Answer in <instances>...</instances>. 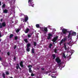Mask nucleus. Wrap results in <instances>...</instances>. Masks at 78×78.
<instances>
[{
	"mask_svg": "<svg viewBox=\"0 0 78 78\" xmlns=\"http://www.w3.org/2000/svg\"><path fill=\"white\" fill-rule=\"evenodd\" d=\"M62 33L64 34H66L67 33V30L66 29L63 28L62 30Z\"/></svg>",
	"mask_w": 78,
	"mask_h": 78,
	"instance_id": "423d86ee",
	"label": "nucleus"
},
{
	"mask_svg": "<svg viewBox=\"0 0 78 78\" xmlns=\"http://www.w3.org/2000/svg\"><path fill=\"white\" fill-rule=\"evenodd\" d=\"M63 56L64 57V58H66V55H65V54H63Z\"/></svg>",
	"mask_w": 78,
	"mask_h": 78,
	"instance_id": "f704fd0d",
	"label": "nucleus"
},
{
	"mask_svg": "<svg viewBox=\"0 0 78 78\" xmlns=\"http://www.w3.org/2000/svg\"><path fill=\"white\" fill-rule=\"evenodd\" d=\"M16 47H17V45H15L14 46V49L15 50L16 48Z\"/></svg>",
	"mask_w": 78,
	"mask_h": 78,
	"instance_id": "4c0bfd02",
	"label": "nucleus"
},
{
	"mask_svg": "<svg viewBox=\"0 0 78 78\" xmlns=\"http://www.w3.org/2000/svg\"><path fill=\"white\" fill-rule=\"evenodd\" d=\"M31 46V44L30 43H28L27 44V47L29 48Z\"/></svg>",
	"mask_w": 78,
	"mask_h": 78,
	"instance_id": "a211bd4d",
	"label": "nucleus"
},
{
	"mask_svg": "<svg viewBox=\"0 0 78 78\" xmlns=\"http://www.w3.org/2000/svg\"><path fill=\"white\" fill-rule=\"evenodd\" d=\"M41 30L42 31H44V28L43 27H40Z\"/></svg>",
	"mask_w": 78,
	"mask_h": 78,
	"instance_id": "5701e85b",
	"label": "nucleus"
},
{
	"mask_svg": "<svg viewBox=\"0 0 78 78\" xmlns=\"http://www.w3.org/2000/svg\"><path fill=\"white\" fill-rule=\"evenodd\" d=\"M70 35H71V32H69V34L68 36V38H70Z\"/></svg>",
	"mask_w": 78,
	"mask_h": 78,
	"instance_id": "a878e982",
	"label": "nucleus"
},
{
	"mask_svg": "<svg viewBox=\"0 0 78 78\" xmlns=\"http://www.w3.org/2000/svg\"><path fill=\"white\" fill-rule=\"evenodd\" d=\"M12 23H14V22H12Z\"/></svg>",
	"mask_w": 78,
	"mask_h": 78,
	"instance_id": "052dcab7",
	"label": "nucleus"
},
{
	"mask_svg": "<svg viewBox=\"0 0 78 78\" xmlns=\"http://www.w3.org/2000/svg\"><path fill=\"white\" fill-rule=\"evenodd\" d=\"M34 45L35 47H36V45H37V43H36V42L34 41Z\"/></svg>",
	"mask_w": 78,
	"mask_h": 78,
	"instance_id": "b1692460",
	"label": "nucleus"
},
{
	"mask_svg": "<svg viewBox=\"0 0 78 78\" xmlns=\"http://www.w3.org/2000/svg\"><path fill=\"white\" fill-rule=\"evenodd\" d=\"M58 38V36H56L54 37L53 39L52 40V42H55V43H56V41H57Z\"/></svg>",
	"mask_w": 78,
	"mask_h": 78,
	"instance_id": "39448f33",
	"label": "nucleus"
},
{
	"mask_svg": "<svg viewBox=\"0 0 78 78\" xmlns=\"http://www.w3.org/2000/svg\"><path fill=\"white\" fill-rule=\"evenodd\" d=\"M53 44H54V45H55V44L54 43H53Z\"/></svg>",
	"mask_w": 78,
	"mask_h": 78,
	"instance_id": "4d7b16f0",
	"label": "nucleus"
},
{
	"mask_svg": "<svg viewBox=\"0 0 78 78\" xmlns=\"http://www.w3.org/2000/svg\"><path fill=\"white\" fill-rule=\"evenodd\" d=\"M66 43H65L64 44V48L65 49V50H67V46L66 45Z\"/></svg>",
	"mask_w": 78,
	"mask_h": 78,
	"instance_id": "aec40b11",
	"label": "nucleus"
},
{
	"mask_svg": "<svg viewBox=\"0 0 78 78\" xmlns=\"http://www.w3.org/2000/svg\"><path fill=\"white\" fill-rule=\"evenodd\" d=\"M16 57H14V60H16Z\"/></svg>",
	"mask_w": 78,
	"mask_h": 78,
	"instance_id": "8fccbe9b",
	"label": "nucleus"
},
{
	"mask_svg": "<svg viewBox=\"0 0 78 78\" xmlns=\"http://www.w3.org/2000/svg\"><path fill=\"white\" fill-rule=\"evenodd\" d=\"M55 61L58 64V65H59V66L61 65V59L58 57L56 58Z\"/></svg>",
	"mask_w": 78,
	"mask_h": 78,
	"instance_id": "f257e3e1",
	"label": "nucleus"
},
{
	"mask_svg": "<svg viewBox=\"0 0 78 78\" xmlns=\"http://www.w3.org/2000/svg\"><path fill=\"white\" fill-rule=\"evenodd\" d=\"M10 78H13L12 77H11Z\"/></svg>",
	"mask_w": 78,
	"mask_h": 78,
	"instance_id": "13d9d810",
	"label": "nucleus"
},
{
	"mask_svg": "<svg viewBox=\"0 0 78 78\" xmlns=\"http://www.w3.org/2000/svg\"><path fill=\"white\" fill-rule=\"evenodd\" d=\"M29 31H30V29L28 28H27L25 30V33H28V32H29Z\"/></svg>",
	"mask_w": 78,
	"mask_h": 78,
	"instance_id": "9d476101",
	"label": "nucleus"
},
{
	"mask_svg": "<svg viewBox=\"0 0 78 78\" xmlns=\"http://www.w3.org/2000/svg\"><path fill=\"white\" fill-rule=\"evenodd\" d=\"M24 15V14H21V16H23Z\"/></svg>",
	"mask_w": 78,
	"mask_h": 78,
	"instance_id": "3c124183",
	"label": "nucleus"
},
{
	"mask_svg": "<svg viewBox=\"0 0 78 78\" xmlns=\"http://www.w3.org/2000/svg\"><path fill=\"white\" fill-rule=\"evenodd\" d=\"M51 76L52 78H56V76Z\"/></svg>",
	"mask_w": 78,
	"mask_h": 78,
	"instance_id": "58836bf2",
	"label": "nucleus"
},
{
	"mask_svg": "<svg viewBox=\"0 0 78 78\" xmlns=\"http://www.w3.org/2000/svg\"><path fill=\"white\" fill-rule=\"evenodd\" d=\"M49 75H50V74H49Z\"/></svg>",
	"mask_w": 78,
	"mask_h": 78,
	"instance_id": "680f3d73",
	"label": "nucleus"
},
{
	"mask_svg": "<svg viewBox=\"0 0 78 78\" xmlns=\"http://www.w3.org/2000/svg\"><path fill=\"white\" fill-rule=\"evenodd\" d=\"M16 65L17 66H16V69L18 70V69H19V67H20V66H19V64H17Z\"/></svg>",
	"mask_w": 78,
	"mask_h": 78,
	"instance_id": "ddd939ff",
	"label": "nucleus"
},
{
	"mask_svg": "<svg viewBox=\"0 0 78 78\" xmlns=\"http://www.w3.org/2000/svg\"><path fill=\"white\" fill-rule=\"evenodd\" d=\"M8 12V10L6 9H5L3 11V13H5V14H7Z\"/></svg>",
	"mask_w": 78,
	"mask_h": 78,
	"instance_id": "1a4fd4ad",
	"label": "nucleus"
},
{
	"mask_svg": "<svg viewBox=\"0 0 78 78\" xmlns=\"http://www.w3.org/2000/svg\"><path fill=\"white\" fill-rule=\"evenodd\" d=\"M24 41L26 43H28V39H24Z\"/></svg>",
	"mask_w": 78,
	"mask_h": 78,
	"instance_id": "f3484780",
	"label": "nucleus"
},
{
	"mask_svg": "<svg viewBox=\"0 0 78 78\" xmlns=\"http://www.w3.org/2000/svg\"><path fill=\"white\" fill-rule=\"evenodd\" d=\"M72 36H76V33L75 32H73L72 33Z\"/></svg>",
	"mask_w": 78,
	"mask_h": 78,
	"instance_id": "4468645a",
	"label": "nucleus"
},
{
	"mask_svg": "<svg viewBox=\"0 0 78 78\" xmlns=\"http://www.w3.org/2000/svg\"><path fill=\"white\" fill-rule=\"evenodd\" d=\"M5 6H6V5L5 4H3L2 6V8H5Z\"/></svg>",
	"mask_w": 78,
	"mask_h": 78,
	"instance_id": "c85d7f7f",
	"label": "nucleus"
},
{
	"mask_svg": "<svg viewBox=\"0 0 78 78\" xmlns=\"http://www.w3.org/2000/svg\"><path fill=\"white\" fill-rule=\"evenodd\" d=\"M33 67V66H32V65H29L28 66V67Z\"/></svg>",
	"mask_w": 78,
	"mask_h": 78,
	"instance_id": "c03bdc74",
	"label": "nucleus"
},
{
	"mask_svg": "<svg viewBox=\"0 0 78 78\" xmlns=\"http://www.w3.org/2000/svg\"><path fill=\"white\" fill-rule=\"evenodd\" d=\"M2 37V35H1V34L0 33V37Z\"/></svg>",
	"mask_w": 78,
	"mask_h": 78,
	"instance_id": "6e6d98bb",
	"label": "nucleus"
},
{
	"mask_svg": "<svg viewBox=\"0 0 78 78\" xmlns=\"http://www.w3.org/2000/svg\"><path fill=\"white\" fill-rule=\"evenodd\" d=\"M17 39H18V37L17 36L15 37L14 40H15V41H16V40H17Z\"/></svg>",
	"mask_w": 78,
	"mask_h": 78,
	"instance_id": "cd10ccee",
	"label": "nucleus"
},
{
	"mask_svg": "<svg viewBox=\"0 0 78 78\" xmlns=\"http://www.w3.org/2000/svg\"><path fill=\"white\" fill-rule=\"evenodd\" d=\"M0 42H1V40L0 39Z\"/></svg>",
	"mask_w": 78,
	"mask_h": 78,
	"instance_id": "bf43d9fd",
	"label": "nucleus"
},
{
	"mask_svg": "<svg viewBox=\"0 0 78 78\" xmlns=\"http://www.w3.org/2000/svg\"><path fill=\"white\" fill-rule=\"evenodd\" d=\"M21 21H22L23 20V21H24L23 20V18H21Z\"/></svg>",
	"mask_w": 78,
	"mask_h": 78,
	"instance_id": "09e8293b",
	"label": "nucleus"
},
{
	"mask_svg": "<svg viewBox=\"0 0 78 78\" xmlns=\"http://www.w3.org/2000/svg\"><path fill=\"white\" fill-rule=\"evenodd\" d=\"M27 36L28 37H29V38H30V37H31V35H30V34H28L27 35Z\"/></svg>",
	"mask_w": 78,
	"mask_h": 78,
	"instance_id": "e433bc0d",
	"label": "nucleus"
},
{
	"mask_svg": "<svg viewBox=\"0 0 78 78\" xmlns=\"http://www.w3.org/2000/svg\"><path fill=\"white\" fill-rule=\"evenodd\" d=\"M51 38V37L48 36V37L47 38L48 39V40L50 39Z\"/></svg>",
	"mask_w": 78,
	"mask_h": 78,
	"instance_id": "473e14b6",
	"label": "nucleus"
},
{
	"mask_svg": "<svg viewBox=\"0 0 78 78\" xmlns=\"http://www.w3.org/2000/svg\"><path fill=\"white\" fill-rule=\"evenodd\" d=\"M32 53H34V48L32 49Z\"/></svg>",
	"mask_w": 78,
	"mask_h": 78,
	"instance_id": "bb28decb",
	"label": "nucleus"
},
{
	"mask_svg": "<svg viewBox=\"0 0 78 78\" xmlns=\"http://www.w3.org/2000/svg\"><path fill=\"white\" fill-rule=\"evenodd\" d=\"M2 76H3L4 78H5V73H3L2 74Z\"/></svg>",
	"mask_w": 78,
	"mask_h": 78,
	"instance_id": "7c9ffc66",
	"label": "nucleus"
},
{
	"mask_svg": "<svg viewBox=\"0 0 78 78\" xmlns=\"http://www.w3.org/2000/svg\"><path fill=\"white\" fill-rule=\"evenodd\" d=\"M6 23L5 22L0 23V28H2L3 27H6Z\"/></svg>",
	"mask_w": 78,
	"mask_h": 78,
	"instance_id": "f03ea898",
	"label": "nucleus"
},
{
	"mask_svg": "<svg viewBox=\"0 0 78 78\" xmlns=\"http://www.w3.org/2000/svg\"><path fill=\"white\" fill-rule=\"evenodd\" d=\"M14 36V35L12 34H10L9 36L10 39H11V38H12Z\"/></svg>",
	"mask_w": 78,
	"mask_h": 78,
	"instance_id": "f8f14e48",
	"label": "nucleus"
},
{
	"mask_svg": "<svg viewBox=\"0 0 78 78\" xmlns=\"http://www.w3.org/2000/svg\"><path fill=\"white\" fill-rule=\"evenodd\" d=\"M28 17L27 15L25 16V20L23 21V22H27V21H28Z\"/></svg>",
	"mask_w": 78,
	"mask_h": 78,
	"instance_id": "20e7f679",
	"label": "nucleus"
},
{
	"mask_svg": "<svg viewBox=\"0 0 78 78\" xmlns=\"http://www.w3.org/2000/svg\"><path fill=\"white\" fill-rule=\"evenodd\" d=\"M31 67H30L29 69V71L30 73H31V72L32 71V70H31Z\"/></svg>",
	"mask_w": 78,
	"mask_h": 78,
	"instance_id": "4be33fe9",
	"label": "nucleus"
},
{
	"mask_svg": "<svg viewBox=\"0 0 78 78\" xmlns=\"http://www.w3.org/2000/svg\"><path fill=\"white\" fill-rule=\"evenodd\" d=\"M29 4L28 5L29 6H32V7H34V4H33V1H31L28 2Z\"/></svg>",
	"mask_w": 78,
	"mask_h": 78,
	"instance_id": "7ed1b4c3",
	"label": "nucleus"
},
{
	"mask_svg": "<svg viewBox=\"0 0 78 78\" xmlns=\"http://www.w3.org/2000/svg\"><path fill=\"white\" fill-rule=\"evenodd\" d=\"M7 55H8V56H9L10 55V54H9V52H8L7 53Z\"/></svg>",
	"mask_w": 78,
	"mask_h": 78,
	"instance_id": "79ce46f5",
	"label": "nucleus"
},
{
	"mask_svg": "<svg viewBox=\"0 0 78 78\" xmlns=\"http://www.w3.org/2000/svg\"><path fill=\"white\" fill-rule=\"evenodd\" d=\"M29 78H31V77H29Z\"/></svg>",
	"mask_w": 78,
	"mask_h": 78,
	"instance_id": "0e129e2a",
	"label": "nucleus"
},
{
	"mask_svg": "<svg viewBox=\"0 0 78 78\" xmlns=\"http://www.w3.org/2000/svg\"><path fill=\"white\" fill-rule=\"evenodd\" d=\"M49 72H51V71L50 72H49V71H47L46 72V73H47V75L48 73H49Z\"/></svg>",
	"mask_w": 78,
	"mask_h": 78,
	"instance_id": "37998d69",
	"label": "nucleus"
},
{
	"mask_svg": "<svg viewBox=\"0 0 78 78\" xmlns=\"http://www.w3.org/2000/svg\"><path fill=\"white\" fill-rule=\"evenodd\" d=\"M54 52H55V53H57V49H56L54 50Z\"/></svg>",
	"mask_w": 78,
	"mask_h": 78,
	"instance_id": "2f4dec72",
	"label": "nucleus"
},
{
	"mask_svg": "<svg viewBox=\"0 0 78 78\" xmlns=\"http://www.w3.org/2000/svg\"><path fill=\"white\" fill-rule=\"evenodd\" d=\"M3 21V19H1V20H0V21L1 22H2Z\"/></svg>",
	"mask_w": 78,
	"mask_h": 78,
	"instance_id": "de8ad7c7",
	"label": "nucleus"
},
{
	"mask_svg": "<svg viewBox=\"0 0 78 78\" xmlns=\"http://www.w3.org/2000/svg\"><path fill=\"white\" fill-rule=\"evenodd\" d=\"M20 66L21 67H23V61H21L20 62Z\"/></svg>",
	"mask_w": 78,
	"mask_h": 78,
	"instance_id": "0eeeda50",
	"label": "nucleus"
},
{
	"mask_svg": "<svg viewBox=\"0 0 78 78\" xmlns=\"http://www.w3.org/2000/svg\"><path fill=\"white\" fill-rule=\"evenodd\" d=\"M52 46H53V45L52 44H49V48H51Z\"/></svg>",
	"mask_w": 78,
	"mask_h": 78,
	"instance_id": "393cba45",
	"label": "nucleus"
},
{
	"mask_svg": "<svg viewBox=\"0 0 78 78\" xmlns=\"http://www.w3.org/2000/svg\"><path fill=\"white\" fill-rule=\"evenodd\" d=\"M6 75H9V72H8L7 71L6 72Z\"/></svg>",
	"mask_w": 78,
	"mask_h": 78,
	"instance_id": "ea45409f",
	"label": "nucleus"
},
{
	"mask_svg": "<svg viewBox=\"0 0 78 78\" xmlns=\"http://www.w3.org/2000/svg\"><path fill=\"white\" fill-rule=\"evenodd\" d=\"M31 76H34V74L33 73H32L31 74Z\"/></svg>",
	"mask_w": 78,
	"mask_h": 78,
	"instance_id": "72a5a7b5",
	"label": "nucleus"
},
{
	"mask_svg": "<svg viewBox=\"0 0 78 78\" xmlns=\"http://www.w3.org/2000/svg\"><path fill=\"white\" fill-rule=\"evenodd\" d=\"M48 36H50V37H51V36H52V35H51V34H48Z\"/></svg>",
	"mask_w": 78,
	"mask_h": 78,
	"instance_id": "c9c22d12",
	"label": "nucleus"
},
{
	"mask_svg": "<svg viewBox=\"0 0 78 78\" xmlns=\"http://www.w3.org/2000/svg\"><path fill=\"white\" fill-rule=\"evenodd\" d=\"M63 40V42H66V41L67 40V37H65L63 39H62Z\"/></svg>",
	"mask_w": 78,
	"mask_h": 78,
	"instance_id": "6e6552de",
	"label": "nucleus"
},
{
	"mask_svg": "<svg viewBox=\"0 0 78 78\" xmlns=\"http://www.w3.org/2000/svg\"><path fill=\"white\" fill-rule=\"evenodd\" d=\"M1 5H2V3L0 1V6H1Z\"/></svg>",
	"mask_w": 78,
	"mask_h": 78,
	"instance_id": "5fc2aeb1",
	"label": "nucleus"
},
{
	"mask_svg": "<svg viewBox=\"0 0 78 78\" xmlns=\"http://www.w3.org/2000/svg\"><path fill=\"white\" fill-rule=\"evenodd\" d=\"M63 42H64L63 39H62L59 43V45H61V44H62Z\"/></svg>",
	"mask_w": 78,
	"mask_h": 78,
	"instance_id": "2eb2a0df",
	"label": "nucleus"
},
{
	"mask_svg": "<svg viewBox=\"0 0 78 78\" xmlns=\"http://www.w3.org/2000/svg\"><path fill=\"white\" fill-rule=\"evenodd\" d=\"M41 69L42 70H44V68H41Z\"/></svg>",
	"mask_w": 78,
	"mask_h": 78,
	"instance_id": "49530a36",
	"label": "nucleus"
},
{
	"mask_svg": "<svg viewBox=\"0 0 78 78\" xmlns=\"http://www.w3.org/2000/svg\"><path fill=\"white\" fill-rule=\"evenodd\" d=\"M36 27L37 28H40V26L39 25V24H36Z\"/></svg>",
	"mask_w": 78,
	"mask_h": 78,
	"instance_id": "412c9836",
	"label": "nucleus"
},
{
	"mask_svg": "<svg viewBox=\"0 0 78 78\" xmlns=\"http://www.w3.org/2000/svg\"><path fill=\"white\" fill-rule=\"evenodd\" d=\"M45 31L46 33L48 32V30L47 29V27H44V31Z\"/></svg>",
	"mask_w": 78,
	"mask_h": 78,
	"instance_id": "9b49d317",
	"label": "nucleus"
},
{
	"mask_svg": "<svg viewBox=\"0 0 78 78\" xmlns=\"http://www.w3.org/2000/svg\"><path fill=\"white\" fill-rule=\"evenodd\" d=\"M26 50L28 52H29L30 51V48H27H27H26Z\"/></svg>",
	"mask_w": 78,
	"mask_h": 78,
	"instance_id": "6ab92c4d",
	"label": "nucleus"
},
{
	"mask_svg": "<svg viewBox=\"0 0 78 78\" xmlns=\"http://www.w3.org/2000/svg\"><path fill=\"white\" fill-rule=\"evenodd\" d=\"M48 27L50 29H51V27L49 25L48 26Z\"/></svg>",
	"mask_w": 78,
	"mask_h": 78,
	"instance_id": "a19ab883",
	"label": "nucleus"
},
{
	"mask_svg": "<svg viewBox=\"0 0 78 78\" xmlns=\"http://www.w3.org/2000/svg\"><path fill=\"white\" fill-rule=\"evenodd\" d=\"M19 69H20V70H22V69H21V68H20V66L19 67Z\"/></svg>",
	"mask_w": 78,
	"mask_h": 78,
	"instance_id": "603ef678",
	"label": "nucleus"
},
{
	"mask_svg": "<svg viewBox=\"0 0 78 78\" xmlns=\"http://www.w3.org/2000/svg\"><path fill=\"white\" fill-rule=\"evenodd\" d=\"M0 60L1 61L2 60V58H1V57L0 56Z\"/></svg>",
	"mask_w": 78,
	"mask_h": 78,
	"instance_id": "864d4df0",
	"label": "nucleus"
},
{
	"mask_svg": "<svg viewBox=\"0 0 78 78\" xmlns=\"http://www.w3.org/2000/svg\"><path fill=\"white\" fill-rule=\"evenodd\" d=\"M52 57H53V59H55V58H56V55L55 54H53L52 55Z\"/></svg>",
	"mask_w": 78,
	"mask_h": 78,
	"instance_id": "dca6fc26",
	"label": "nucleus"
},
{
	"mask_svg": "<svg viewBox=\"0 0 78 78\" xmlns=\"http://www.w3.org/2000/svg\"><path fill=\"white\" fill-rule=\"evenodd\" d=\"M20 31V29H17L16 31V33H19V32Z\"/></svg>",
	"mask_w": 78,
	"mask_h": 78,
	"instance_id": "c756f323",
	"label": "nucleus"
},
{
	"mask_svg": "<svg viewBox=\"0 0 78 78\" xmlns=\"http://www.w3.org/2000/svg\"><path fill=\"white\" fill-rule=\"evenodd\" d=\"M33 1L32 0H29L28 1V3H29V2H32Z\"/></svg>",
	"mask_w": 78,
	"mask_h": 78,
	"instance_id": "a18cd8bd",
	"label": "nucleus"
},
{
	"mask_svg": "<svg viewBox=\"0 0 78 78\" xmlns=\"http://www.w3.org/2000/svg\"><path fill=\"white\" fill-rule=\"evenodd\" d=\"M0 52H1V51L0 50Z\"/></svg>",
	"mask_w": 78,
	"mask_h": 78,
	"instance_id": "e2e57ef3",
	"label": "nucleus"
}]
</instances>
